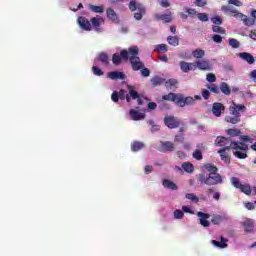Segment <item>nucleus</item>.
Masks as SVG:
<instances>
[{
	"mask_svg": "<svg viewBox=\"0 0 256 256\" xmlns=\"http://www.w3.org/2000/svg\"><path fill=\"white\" fill-rule=\"evenodd\" d=\"M225 111V105L221 102H215L212 105V113L214 117H220L221 113Z\"/></svg>",
	"mask_w": 256,
	"mask_h": 256,
	"instance_id": "obj_14",
	"label": "nucleus"
},
{
	"mask_svg": "<svg viewBox=\"0 0 256 256\" xmlns=\"http://www.w3.org/2000/svg\"><path fill=\"white\" fill-rule=\"evenodd\" d=\"M233 149V155L237 157V159H247V152L249 151V145L245 143H236L231 142L229 146L225 148H221L218 153L225 163H231V157L227 154L226 151Z\"/></svg>",
	"mask_w": 256,
	"mask_h": 256,
	"instance_id": "obj_1",
	"label": "nucleus"
},
{
	"mask_svg": "<svg viewBox=\"0 0 256 256\" xmlns=\"http://www.w3.org/2000/svg\"><path fill=\"white\" fill-rule=\"evenodd\" d=\"M196 65V69H199L200 71H211V62L209 60H198L194 62Z\"/></svg>",
	"mask_w": 256,
	"mask_h": 256,
	"instance_id": "obj_12",
	"label": "nucleus"
},
{
	"mask_svg": "<svg viewBox=\"0 0 256 256\" xmlns=\"http://www.w3.org/2000/svg\"><path fill=\"white\" fill-rule=\"evenodd\" d=\"M205 55V50L203 49H196L194 51H192V56L194 57V59H203Z\"/></svg>",
	"mask_w": 256,
	"mask_h": 256,
	"instance_id": "obj_35",
	"label": "nucleus"
},
{
	"mask_svg": "<svg viewBox=\"0 0 256 256\" xmlns=\"http://www.w3.org/2000/svg\"><path fill=\"white\" fill-rule=\"evenodd\" d=\"M88 7H89L90 11H92V13H103L105 11L103 6H95L93 4H89Z\"/></svg>",
	"mask_w": 256,
	"mask_h": 256,
	"instance_id": "obj_39",
	"label": "nucleus"
},
{
	"mask_svg": "<svg viewBox=\"0 0 256 256\" xmlns=\"http://www.w3.org/2000/svg\"><path fill=\"white\" fill-rule=\"evenodd\" d=\"M167 41L169 45H172V47H178L179 45V36H168Z\"/></svg>",
	"mask_w": 256,
	"mask_h": 256,
	"instance_id": "obj_33",
	"label": "nucleus"
},
{
	"mask_svg": "<svg viewBox=\"0 0 256 256\" xmlns=\"http://www.w3.org/2000/svg\"><path fill=\"white\" fill-rule=\"evenodd\" d=\"M128 7L132 13H134V19L136 21H141L144 15H147V8L141 3H137L136 0H131L128 4ZM137 11V12H135Z\"/></svg>",
	"mask_w": 256,
	"mask_h": 256,
	"instance_id": "obj_5",
	"label": "nucleus"
},
{
	"mask_svg": "<svg viewBox=\"0 0 256 256\" xmlns=\"http://www.w3.org/2000/svg\"><path fill=\"white\" fill-rule=\"evenodd\" d=\"M233 187H235L236 189H239L241 191V193H244V195H251V185L249 184H241V181H239V178L237 177H232L230 179Z\"/></svg>",
	"mask_w": 256,
	"mask_h": 256,
	"instance_id": "obj_7",
	"label": "nucleus"
},
{
	"mask_svg": "<svg viewBox=\"0 0 256 256\" xmlns=\"http://www.w3.org/2000/svg\"><path fill=\"white\" fill-rule=\"evenodd\" d=\"M165 87L167 89H171V87H175V85H177V80L176 79H169V80H165Z\"/></svg>",
	"mask_w": 256,
	"mask_h": 256,
	"instance_id": "obj_45",
	"label": "nucleus"
},
{
	"mask_svg": "<svg viewBox=\"0 0 256 256\" xmlns=\"http://www.w3.org/2000/svg\"><path fill=\"white\" fill-rule=\"evenodd\" d=\"M163 187H165V189H171L172 191H177V184H175V182L169 180V179H164L162 182Z\"/></svg>",
	"mask_w": 256,
	"mask_h": 256,
	"instance_id": "obj_26",
	"label": "nucleus"
},
{
	"mask_svg": "<svg viewBox=\"0 0 256 256\" xmlns=\"http://www.w3.org/2000/svg\"><path fill=\"white\" fill-rule=\"evenodd\" d=\"M242 225L244 227L245 233H253V230L255 229V221L253 219H246L242 222Z\"/></svg>",
	"mask_w": 256,
	"mask_h": 256,
	"instance_id": "obj_19",
	"label": "nucleus"
},
{
	"mask_svg": "<svg viewBox=\"0 0 256 256\" xmlns=\"http://www.w3.org/2000/svg\"><path fill=\"white\" fill-rule=\"evenodd\" d=\"M227 241L229 240L222 236L220 238V242L217 240H212V245H214L215 247H218L219 249H225L226 247H228V245L226 244Z\"/></svg>",
	"mask_w": 256,
	"mask_h": 256,
	"instance_id": "obj_25",
	"label": "nucleus"
},
{
	"mask_svg": "<svg viewBox=\"0 0 256 256\" xmlns=\"http://www.w3.org/2000/svg\"><path fill=\"white\" fill-rule=\"evenodd\" d=\"M163 83H165V78L163 77L154 76L151 79V84L153 85V87H159V85H163Z\"/></svg>",
	"mask_w": 256,
	"mask_h": 256,
	"instance_id": "obj_29",
	"label": "nucleus"
},
{
	"mask_svg": "<svg viewBox=\"0 0 256 256\" xmlns=\"http://www.w3.org/2000/svg\"><path fill=\"white\" fill-rule=\"evenodd\" d=\"M159 151L161 153H173L175 151V144L171 141H161Z\"/></svg>",
	"mask_w": 256,
	"mask_h": 256,
	"instance_id": "obj_11",
	"label": "nucleus"
},
{
	"mask_svg": "<svg viewBox=\"0 0 256 256\" xmlns=\"http://www.w3.org/2000/svg\"><path fill=\"white\" fill-rule=\"evenodd\" d=\"M182 169H184L186 173H193L195 171V166H193L191 162H184L182 163Z\"/></svg>",
	"mask_w": 256,
	"mask_h": 256,
	"instance_id": "obj_31",
	"label": "nucleus"
},
{
	"mask_svg": "<svg viewBox=\"0 0 256 256\" xmlns=\"http://www.w3.org/2000/svg\"><path fill=\"white\" fill-rule=\"evenodd\" d=\"M127 92L124 90V89H120L119 92H118V98L121 100V101H125V99H127Z\"/></svg>",
	"mask_w": 256,
	"mask_h": 256,
	"instance_id": "obj_52",
	"label": "nucleus"
},
{
	"mask_svg": "<svg viewBox=\"0 0 256 256\" xmlns=\"http://www.w3.org/2000/svg\"><path fill=\"white\" fill-rule=\"evenodd\" d=\"M120 55L123 61H130L133 71H140L145 65L139 58V47L131 46L128 50H121Z\"/></svg>",
	"mask_w": 256,
	"mask_h": 256,
	"instance_id": "obj_2",
	"label": "nucleus"
},
{
	"mask_svg": "<svg viewBox=\"0 0 256 256\" xmlns=\"http://www.w3.org/2000/svg\"><path fill=\"white\" fill-rule=\"evenodd\" d=\"M198 19L203 22L209 21V16L206 13H199L197 15Z\"/></svg>",
	"mask_w": 256,
	"mask_h": 256,
	"instance_id": "obj_55",
	"label": "nucleus"
},
{
	"mask_svg": "<svg viewBox=\"0 0 256 256\" xmlns=\"http://www.w3.org/2000/svg\"><path fill=\"white\" fill-rule=\"evenodd\" d=\"M143 147H145V144L140 141H134L131 144V150L134 152L141 151V149H143Z\"/></svg>",
	"mask_w": 256,
	"mask_h": 256,
	"instance_id": "obj_30",
	"label": "nucleus"
},
{
	"mask_svg": "<svg viewBox=\"0 0 256 256\" xmlns=\"http://www.w3.org/2000/svg\"><path fill=\"white\" fill-rule=\"evenodd\" d=\"M238 56L240 59H243V61H246V63H249V65H253V63H255V57H253L249 52H241Z\"/></svg>",
	"mask_w": 256,
	"mask_h": 256,
	"instance_id": "obj_21",
	"label": "nucleus"
},
{
	"mask_svg": "<svg viewBox=\"0 0 256 256\" xmlns=\"http://www.w3.org/2000/svg\"><path fill=\"white\" fill-rule=\"evenodd\" d=\"M216 145H218V147H229L231 145V143H236L235 141H232L230 138L227 137H217L216 141H215Z\"/></svg>",
	"mask_w": 256,
	"mask_h": 256,
	"instance_id": "obj_16",
	"label": "nucleus"
},
{
	"mask_svg": "<svg viewBox=\"0 0 256 256\" xmlns=\"http://www.w3.org/2000/svg\"><path fill=\"white\" fill-rule=\"evenodd\" d=\"M123 59V57H121V54H113L112 56V63H114L115 65H121V60Z\"/></svg>",
	"mask_w": 256,
	"mask_h": 256,
	"instance_id": "obj_46",
	"label": "nucleus"
},
{
	"mask_svg": "<svg viewBox=\"0 0 256 256\" xmlns=\"http://www.w3.org/2000/svg\"><path fill=\"white\" fill-rule=\"evenodd\" d=\"M184 215L185 213L182 210L177 209L174 211V219H183Z\"/></svg>",
	"mask_w": 256,
	"mask_h": 256,
	"instance_id": "obj_51",
	"label": "nucleus"
},
{
	"mask_svg": "<svg viewBox=\"0 0 256 256\" xmlns=\"http://www.w3.org/2000/svg\"><path fill=\"white\" fill-rule=\"evenodd\" d=\"M106 15L110 19V21H114V22L119 21V16H117V12H115L113 8H108L106 10Z\"/></svg>",
	"mask_w": 256,
	"mask_h": 256,
	"instance_id": "obj_27",
	"label": "nucleus"
},
{
	"mask_svg": "<svg viewBox=\"0 0 256 256\" xmlns=\"http://www.w3.org/2000/svg\"><path fill=\"white\" fill-rule=\"evenodd\" d=\"M128 93L126 95V102L131 103V99L137 101L138 105H143V98L139 95V92L135 91V86L127 85Z\"/></svg>",
	"mask_w": 256,
	"mask_h": 256,
	"instance_id": "obj_6",
	"label": "nucleus"
},
{
	"mask_svg": "<svg viewBox=\"0 0 256 256\" xmlns=\"http://www.w3.org/2000/svg\"><path fill=\"white\" fill-rule=\"evenodd\" d=\"M245 207L248 211H253V209H255V204L253 202H247L245 203Z\"/></svg>",
	"mask_w": 256,
	"mask_h": 256,
	"instance_id": "obj_63",
	"label": "nucleus"
},
{
	"mask_svg": "<svg viewBox=\"0 0 256 256\" xmlns=\"http://www.w3.org/2000/svg\"><path fill=\"white\" fill-rule=\"evenodd\" d=\"M154 51H156L157 53H167V51H169V48L166 44H158L154 46Z\"/></svg>",
	"mask_w": 256,
	"mask_h": 256,
	"instance_id": "obj_36",
	"label": "nucleus"
},
{
	"mask_svg": "<svg viewBox=\"0 0 256 256\" xmlns=\"http://www.w3.org/2000/svg\"><path fill=\"white\" fill-rule=\"evenodd\" d=\"M180 69L183 73H189V71H196L197 65L195 63L180 61Z\"/></svg>",
	"mask_w": 256,
	"mask_h": 256,
	"instance_id": "obj_13",
	"label": "nucleus"
},
{
	"mask_svg": "<svg viewBox=\"0 0 256 256\" xmlns=\"http://www.w3.org/2000/svg\"><path fill=\"white\" fill-rule=\"evenodd\" d=\"M238 19H241L242 23L246 25V27H253V25H255V18H249L243 13L240 14Z\"/></svg>",
	"mask_w": 256,
	"mask_h": 256,
	"instance_id": "obj_23",
	"label": "nucleus"
},
{
	"mask_svg": "<svg viewBox=\"0 0 256 256\" xmlns=\"http://www.w3.org/2000/svg\"><path fill=\"white\" fill-rule=\"evenodd\" d=\"M92 73H94V75H96L97 77H101L104 75L103 70H101V68H99L97 66L92 67Z\"/></svg>",
	"mask_w": 256,
	"mask_h": 256,
	"instance_id": "obj_48",
	"label": "nucleus"
},
{
	"mask_svg": "<svg viewBox=\"0 0 256 256\" xmlns=\"http://www.w3.org/2000/svg\"><path fill=\"white\" fill-rule=\"evenodd\" d=\"M155 19H157V21H163V23H171V21H173V13L156 14Z\"/></svg>",
	"mask_w": 256,
	"mask_h": 256,
	"instance_id": "obj_20",
	"label": "nucleus"
},
{
	"mask_svg": "<svg viewBox=\"0 0 256 256\" xmlns=\"http://www.w3.org/2000/svg\"><path fill=\"white\" fill-rule=\"evenodd\" d=\"M164 124L168 129H177V127H180L181 121L175 116H166L164 117Z\"/></svg>",
	"mask_w": 256,
	"mask_h": 256,
	"instance_id": "obj_9",
	"label": "nucleus"
},
{
	"mask_svg": "<svg viewBox=\"0 0 256 256\" xmlns=\"http://www.w3.org/2000/svg\"><path fill=\"white\" fill-rule=\"evenodd\" d=\"M212 41H214V43H223V37H221L219 34H215L212 37Z\"/></svg>",
	"mask_w": 256,
	"mask_h": 256,
	"instance_id": "obj_57",
	"label": "nucleus"
},
{
	"mask_svg": "<svg viewBox=\"0 0 256 256\" xmlns=\"http://www.w3.org/2000/svg\"><path fill=\"white\" fill-rule=\"evenodd\" d=\"M193 159L196 161H201L203 159V152L201 150H196L192 153Z\"/></svg>",
	"mask_w": 256,
	"mask_h": 256,
	"instance_id": "obj_44",
	"label": "nucleus"
},
{
	"mask_svg": "<svg viewBox=\"0 0 256 256\" xmlns=\"http://www.w3.org/2000/svg\"><path fill=\"white\" fill-rule=\"evenodd\" d=\"M229 5H234L235 7H243V2L240 0H228Z\"/></svg>",
	"mask_w": 256,
	"mask_h": 256,
	"instance_id": "obj_54",
	"label": "nucleus"
},
{
	"mask_svg": "<svg viewBox=\"0 0 256 256\" xmlns=\"http://www.w3.org/2000/svg\"><path fill=\"white\" fill-rule=\"evenodd\" d=\"M98 61H100L103 65H109V56L107 53L102 52L98 55Z\"/></svg>",
	"mask_w": 256,
	"mask_h": 256,
	"instance_id": "obj_34",
	"label": "nucleus"
},
{
	"mask_svg": "<svg viewBox=\"0 0 256 256\" xmlns=\"http://www.w3.org/2000/svg\"><path fill=\"white\" fill-rule=\"evenodd\" d=\"M207 89H209V91L215 93L216 95H219L221 93V89L216 84L207 85Z\"/></svg>",
	"mask_w": 256,
	"mask_h": 256,
	"instance_id": "obj_42",
	"label": "nucleus"
},
{
	"mask_svg": "<svg viewBox=\"0 0 256 256\" xmlns=\"http://www.w3.org/2000/svg\"><path fill=\"white\" fill-rule=\"evenodd\" d=\"M211 21L214 23V25H221V23H223V19H221L219 16L212 17Z\"/></svg>",
	"mask_w": 256,
	"mask_h": 256,
	"instance_id": "obj_56",
	"label": "nucleus"
},
{
	"mask_svg": "<svg viewBox=\"0 0 256 256\" xmlns=\"http://www.w3.org/2000/svg\"><path fill=\"white\" fill-rule=\"evenodd\" d=\"M229 111L230 115L225 117L226 123L237 125V123H241V113H245V111H247V107L243 104L232 102L229 107Z\"/></svg>",
	"mask_w": 256,
	"mask_h": 256,
	"instance_id": "obj_3",
	"label": "nucleus"
},
{
	"mask_svg": "<svg viewBox=\"0 0 256 256\" xmlns=\"http://www.w3.org/2000/svg\"><path fill=\"white\" fill-rule=\"evenodd\" d=\"M148 125L152 126V128H151L152 133H155V131H159L161 129V127L159 125H156L155 121H153V120H149Z\"/></svg>",
	"mask_w": 256,
	"mask_h": 256,
	"instance_id": "obj_50",
	"label": "nucleus"
},
{
	"mask_svg": "<svg viewBox=\"0 0 256 256\" xmlns=\"http://www.w3.org/2000/svg\"><path fill=\"white\" fill-rule=\"evenodd\" d=\"M101 21H103V18L101 16H96L91 18L90 23L92 25V27H94V29H99V27H101Z\"/></svg>",
	"mask_w": 256,
	"mask_h": 256,
	"instance_id": "obj_28",
	"label": "nucleus"
},
{
	"mask_svg": "<svg viewBox=\"0 0 256 256\" xmlns=\"http://www.w3.org/2000/svg\"><path fill=\"white\" fill-rule=\"evenodd\" d=\"M223 221H225V218L221 215H214L212 216V219H211V223H213V225H221Z\"/></svg>",
	"mask_w": 256,
	"mask_h": 256,
	"instance_id": "obj_37",
	"label": "nucleus"
},
{
	"mask_svg": "<svg viewBox=\"0 0 256 256\" xmlns=\"http://www.w3.org/2000/svg\"><path fill=\"white\" fill-rule=\"evenodd\" d=\"M206 80H207L209 83H215V82L217 81V77L215 76V74L209 73V74H207V76H206Z\"/></svg>",
	"mask_w": 256,
	"mask_h": 256,
	"instance_id": "obj_53",
	"label": "nucleus"
},
{
	"mask_svg": "<svg viewBox=\"0 0 256 256\" xmlns=\"http://www.w3.org/2000/svg\"><path fill=\"white\" fill-rule=\"evenodd\" d=\"M198 181L202 185H219L223 183V177H221L219 173H209L207 176H205V174H199Z\"/></svg>",
	"mask_w": 256,
	"mask_h": 256,
	"instance_id": "obj_4",
	"label": "nucleus"
},
{
	"mask_svg": "<svg viewBox=\"0 0 256 256\" xmlns=\"http://www.w3.org/2000/svg\"><path fill=\"white\" fill-rule=\"evenodd\" d=\"M236 143H244V145H247V143H253V138L249 135H242L240 136V142Z\"/></svg>",
	"mask_w": 256,
	"mask_h": 256,
	"instance_id": "obj_41",
	"label": "nucleus"
},
{
	"mask_svg": "<svg viewBox=\"0 0 256 256\" xmlns=\"http://www.w3.org/2000/svg\"><path fill=\"white\" fill-rule=\"evenodd\" d=\"M226 133L230 137H239V135H241V130L237 128H230L226 131Z\"/></svg>",
	"mask_w": 256,
	"mask_h": 256,
	"instance_id": "obj_38",
	"label": "nucleus"
},
{
	"mask_svg": "<svg viewBox=\"0 0 256 256\" xmlns=\"http://www.w3.org/2000/svg\"><path fill=\"white\" fill-rule=\"evenodd\" d=\"M111 99L114 103H119V94L117 91L112 92Z\"/></svg>",
	"mask_w": 256,
	"mask_h": 256,
	"instance_id": "obj_59",
	"label": "nucleus"
},
{
	"mask_svg": "<svg viewBox=\"0 0 256 256\" xmlns=\"http://www.w3.org/2000/svg\"><path fill=\"white\" fill-rule=\"evenodd\" d=\"M206 170L208 171V173H217V171H219L217 166H215L213 164H207L206 165Z\"/></svg>",
	"mask_w": 256,
	"mask_h": 256,
	"instance_id": "obj_49",
	"label": "nucleus"
},
{
	"mask_svg": "<svg viewBox=\"0 0 256 256\" xmlns=\"http://www.w3.org/2000/svg\"><path fill=\"white\" fill-rule=\"evenodd\" d=\"M160 5L161 7L167 8L171 6V3L169 2V0H160Z\"/></svg>",
	"mask_w": 256,
	"mask_h": 256,
	"instance_id": "obj_64",
	"label": "nucleus"
},
{
	"mask_svg": "<svg viewBox=\"0 0 256 256\" xmlns=\"http://www.w3.org/2000/svg\"><path fill=\"white\" fill-rule=\"evenodd\" d=\"M221 11L225 13L226 15H231L232 17H235L236 19H239L241 16V12H239L235 7L231 5H223L221 7Z\"/></svg>",
	"mask_w": 256,
	"mask_h": 256,
	"instance_id": "obj_10",
	"label": "nucleus"
},
{
	"mask_svg": "<svg viewBox=\"0 0 256 256\" xmlns=\"http://www.w3.org/2000/svg\"><path fill=\"white\" fill-rule=\"evenodd\" d=\"M194 5H196V7H205V5H207V1H205V0H195Z\"/></svg>",
	"mask_w": 256,
	"mask_h": 256,
	"instance_id": "obj_61",
	"label": "nucleus"
},
{
	"mask_svg": "<svg viewBox=\"0 0 256 256\" xmlns=\"http://www.w3.org/2000/svg\"><path fill=\"white\" fill-rule=\"evenodd\" d=\"M129 113H130V116L133 121H141V120L145 119V114L141 113L135 109H131L129 111Z\"/></svg>",
	"mask_w": 256,
	"mask_h": 256,
	"instance_id": "obj_24",
	"label": "nucleus"
},
{
	"mask_svg": "<svg viewBox=\"0 0 256 256\" xmlns=\"http://www.w3.org/2000/svg\"><path fill=\"white\" fill-rule=\"evenodd\" d=\"M228 43L232 49H239L241 47V43L235 38H230Z\"/></svg>",
	"mask_w": 256,
	"mask_h": 256,
	"instance_id": "obj_40",
	"label": "nucleus"
},
{
	"mask_svg": "<svg viewBox=\"0 0 256 256\" xmlns=\"http://www.w3.org/2000/svg\"><path fill=\"white\" fill-rule=\"evenodd\" d=\"M195 101H201V96L195 95L193 98L191 96L184 97L183 95L179 94L177 105L178 107H185V105H193Z\"/></svg>",
	"mask_w": 256,
	"mask_h": 256,
	"instance_id": "obj_8",
	"label": "nucleus"
},
{
	"mask_svg": "<svg viewBox=\"0 0 256 256\" xmlns=\"http://www.w3.org/2000/svg\"><path fill=\"white\" fill-rule=\"evenodd\" d=\"M163 101H172L173 103H175L177 105V101H179V94L170 92L166 95H163L160 102H163Z\"/></svg>",
	"mask_w": 256,
	"mask_h": 256,
	"instance_id": "obj_22",
	"label": "nucleus"
},
{
	"mask_svg": "<svg viewBox=\"0 0 256 256\" xmlns=\"http://www.w3.org/2000/svg\"><path fill=\"white\" fill-rule=\"evenodd\" d=\"M197 216L200 217L199 221L202 227H209V225H211V223L207 220L211 217V215H209L208 213L197 212Z\"/></svg>",
	"mask_w": 256,
	"mask_h": 256,
	"instance_id": "obj_18",
	"label": "nucleus"
},
{
	"mask_svg": "<svg viewBox=\"0 0 256 256\" xmlns=\"http://www.w3.org/2000/svg\"><path fill=\"white\" fill-rule=\"evenodd\" d=\"M212 31L214 33H220L221 35H225V33H226V30L223 27H220L219 25L213 26Z\"/></svg>",
	"mask_w": 256,
	"mask_h": 256,
	"instance_id": "obj_47",
	"label": "nucleus"
},
{
	"mask_svg": "<svg viewBox=\"0 0 256 256\" xmlns=\"http://www.w3.org/2000/svg\"><path fill=\"white\" fill-rule=\"evenodd\" d=\"M142 77H149L151 75V70L149 68H141Z\"/></svg>",
	"mask_w": 256,
	"mask_h": 256,
	"instance_id": "obj_60",
	"label": "nucleus"
},
{
	"mask_svg": "<svg viewBox=\"0 0 256 256\" xmlns=\"http://www.w3.org/2000/svg\"><path fill=\"white\" fill-rule=\"evenodd\" d=\"M186 199L189 201H192V203H199V197L195 195L194 193H188L185 195Z\"/></svg>",
	"mask_w": 256,
	"mask_h": 256,
	"instance_id": "obj_43",
	"label": "nucleus"
},
{
	"mask_svg": "<svg viewBox=\"0 0 256 256\" xmlns=\"http://www.w3.org/2000/svg\"><path fill=\"white\" fill-rule=\"evenodd\" d=\"M202 97L207 101L211 97V93L207 89H202Z\"/></svg>",
	"mask_w": 256,
	"mask_h": 256,
	"instance_id": "obj_58",
	"label": "nucleus"
},
{
	"mask_svg": "<svg viewBox=\"0 0 256 256\" xmlns=\"http://www.w3.org/2000/svg\"><path fill=\"white\" fill-rule=\"evenodd\" d=\"M78 24L84 31H91V29H93V26L91 25V20L89 21V19L83 16H80L78 18Z\"/></svg>",
	"mask_w": 256,
	"mask_h": 256,
	"instance_id": "obj_15",
	"label": "nucleus"
},
{
	"mask_svg": "<svg viewBox=\"0 0 256 256\" xmlns=\"http://www.w3.org/2000/svg\"><path fill=\"white\" fill-rule=\"evenodd\" d=\"M220 91L224 95H231V87H229V84L227 82H222L220 85Z\"/></svg>",
	"mask_w": 256,
	"mask_h": 256,
	"instance_id": "obj_32",
	"label": "nucleus"
},
{
	"mask_svg": "<svg viewBox=\"0 0 256 256\" xmlns=\"http://www.w3.org/2000/svg\"><path fill=\"white\" fill-rule=\"evenodd\" d=\"M107 76L108 79H111L112 81H118V79L124 81V79H127V76L123 72L119 71L108 72Z\"/></svg>",
	"mask_w": 256,
	"mask_h": 256,
	"instance_id": "obj_17",
	"label": "nucleus"
},
{
	"mask_svg": "<svg viewBox=\"0 0 256 256\" xmlns=\"http://www.w3.org/2000/svg\"><path fill=\"white\" fill-rule=\"evenodd\" d=\"M174 141L176 143H183L185 141V137H183V134L176 135Z\"/></svg>",
	"mask_w": 256,
	"mask_h": 256,
	"instance_id": "obj_62",
	"label": "nucleus"
}]
</instances>
